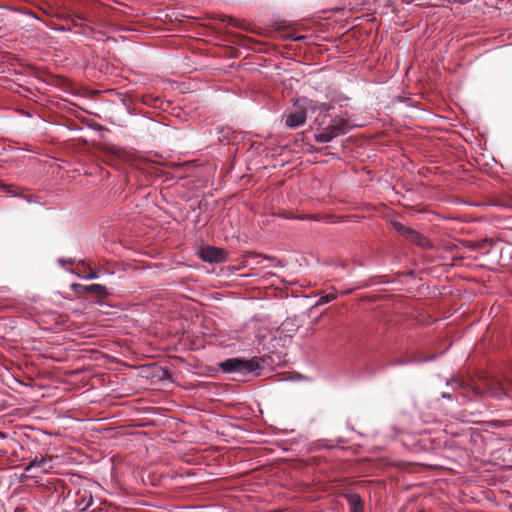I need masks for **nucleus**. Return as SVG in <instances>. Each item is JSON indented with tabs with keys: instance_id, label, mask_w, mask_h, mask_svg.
Masks as SVG:
<instances>
[{
	"instance_id": "obj_20",
	"label": "nucleus",
	"mask_w": 512,
	"mask_h": 512,
	"mask_svg": "<svg viewBox=\"0 0 512 512\" xmlns=\"http://www.w3.org/2000/svg\"><path fill=\"white\" fill-rule=\"evenodd\" d=\"M414 0H402V2L406 3V4H411Z\"/></svg>"
},
{
	"instance_id": "obj_16",
	"label": "nucleus",
	"mask_w": 512,
	"mask_h": 512,
	"mask_svg": "<svg viewBox=\"0 0 512 512\" xmlns=\"http://www.w3.org/2000/svg\"><path fill=\"white\" fill-rule=\"evenodd\" d=\"M24 14H25V15H27V16H29V17H31V18H34V19H36V20H40V18H39V17H37V16L34 14V12H32V11L27 10V11H25V12H24Z\"/></svg>"
},
{
	"instance_id": "obj_7",
	"label": "nucleus",
	"mask_w": 512,
	"mask_h": 512,
	"mask_svg": "<svg viewBox=\"0 0 512 512\" xmlns=\"http://www.w3.org/2000/svg\"><path fill=\"white\" fill-rule=\"evenodd\" d=\"M52 468V458L49 456H42L40 459L36 458L32 460L25 467V472L29 474V477L37 479L42 474L49 473Z\"/></svg>"
},
{
	"instance_id": "obj_4",
	"label": "nucleus",
	"mask_w": 512,
	"mask_h": 512,
	"mask_svg": "<svg viewBox=\"0 0 512 512\" xmlns=\"http://www.w3.org/2000/svg\"><path fill=\"white\" fill-rule=\"evenodd\" d=\"M349 129L350 123L346 117L332 114L328 127H326L324 131L316 133L314 138L317 143H329L334 138L345 134Z\"/></svg>"
},
{
	"instance_id": "obj_15",
	"label": "nucleus",
	"mask_w": 512,
	"mask_h": 512,
	"mask_svg": "<svg viewBox=\"0 0 512 512\" xmlns=\"http://www.w3.org/2000/svg\"><path fill=\"white\" fill-rule=\"evenodd\" d=\"M0 188L5 190L8 194H11L12 196H17L16 193H13L11 188L5 184H3L2 182H0Z\"/></svg>"
},
{
	"instance_id": "obj_19",
	"label": "nucleus",
	"mask_w": 512,
	"mask_h": 512,
	"mask_svg": "<svg viewBox=\"0 0 512 512\" xmlns=\"http://www.w3.org/2000/svg\"><path fill=\"white\" fill-rule=\"evenodd\" d=\"M294 41H301L303 39H305V36H298V37H294L292 38Z\"/></svg>"
},
{
	"instance_id": "obj_13",
	"label": "nucleus",
	"mask_w": 512,
	"mask_h": 512,
	"mask_svg": "<svg viewBox=\"0 0 512 512\" xmlns=\"http://www.w3.org/2000/svg\"><path fill=\"white\" fill-rule=\"evenodd\" d=\"M82 278L85 280L98 279L99 274L96 271L90 269V271L86 275L82 276Z\"/></svg>"
},
{
	"instance_id": "obj_8",
	"label": "nucleus",
	"mask_w": 512,
	"mask_h": 512,
	"mask_svg": "<svg viewBox=\"0 0 512 512\" xmlns=\"http://www.w3.org/2000/svg\"><path fill=\"white\" fill-rule=\"evenodd\" d=\"M199 256L204 262L222 263L227 260V252L214 246H204L199 250Z\"/></svg>"
},
{
	"instance_id": "obj_17",
	"label": "nucleus",
	"mask_w": 512,
	"mask_h": 512,
	"mask_svg": "<svg viewBox=\"0 0 512 512\" xmlns=\"http://www.w3.org/2000/svg\"><path fill=\"white\" fill-rule=\"evenodd\" d=\"M58 262H59L60 265L63 266L64 263H66V262L73 263V260L72 259L65 260V259L60 258V259H58Z\"/></svg>"
},
{
	"instance_id": "obj_5",
	"label": "nucleus",
	"mask_w": 512,
	"mask_h": 512,
	"mask_svg": "<svg viewBox=\"0 0 512 512\" xmlns=\"http://www.w3.org/2000/svg\"><path fill=\"white\" fill-rule=\"evenodd\" d=\"M302 105L301 98H299L295 101L293 108L285 111L283 121L287 128L296 129L306 123L308 111Z\"/></svg>"
},
{
	"instance_id": "obj_18",
	"label": "nucleus",
	"mask_w": 512,
	"mask_h": 512,
	"mask_svg": "<svg viewBox=\"0 0 512 512\" xmlns=\"http://www.w3.org/2000/svg\"><path fill=\"white\" fill-rule=\"evenodd\" d=\"M433 359H434V357H428V358L417 360V362H428V361H431Z\"/></svg>"
},
{
	"instance_id": "obj_10",
	"label": "nucleus",
	"mask_w": 512,
	"mask_h": 512,
	"mask_svg": "<svg viewBox=\"0 0 512 512\" xmlns=\"http://www.w3.org/2000/svg\"><path fill=\"white\" fill-rule=\"evenodd\" d=\"M403 237L421 247H426L429 244V241L426 237L411 228L405 230V235Z\"/></svg>"
},
{
	"instance_id": "obj_22",
	"label": "nucleus",
	"mask_w": 512,
	"mask_h": 512,
	"mask_svg": "<svg viewBox=\"0 0 512 512\" xmlns=\"http://www.w3.org/2000/svg\"><path fill=\"white\" fill-rule=\"evenodd\" d=\"M266 259L274 260L273 258H271V257H269V256H266Z\"/></svg>"
},
{
	"instance_id": "obj_9",
	"label": "nucleus",
	"mask_w": 512,
	"mask_h": 512,
	"mask_svg": "<svg viewBox=\"0 0 512 512\" xmlns=\"http://www.w3.org/2000/svg\"><path fill=\"white\" fill-rule=\"evenodd\" d=\"M342 496L346 499L350 512H364V501L358 493L344 491Z\"/></svg>"
},
{
	"instance_id": "obj_11",
	"label": "nucleus",
	"mask_w": 512,
	"mask_h": 512,
	"mask_svg": "<svg viewBox=\"0 0 512 512\" xmlns=\"http://www.w3.org/2000/svg\"><path fill=\"white\" fill-rule=\"evenodd\" d=\"M79 287L84 292L94 294L98 297H107L109 295L108 289L101 284L79 285Z\"/></svg>"
},
{
	"instance_id": "obj_12",
	"label": "nucleus",
	"mask_w": 512,
	"mask_h": 512,
	"mask_svg": "<svg viewBox=\"0 0 512 512\" xmlns=\"http://www.w3.org/2000/svg\"><path fill=\"white\" fill-rule=\"evenodd\" d=\"M337 298V293L335 290H332L330 292H326L324 294H322L318 301L316 302V306L318 305H324V304H327L333 300H335Z\"/></svg>"
},
{
	"instance_id": "obj_3",
	"label": "nucleus",
	"mask_w": 512,
	"mask_h": 512,
	"mask_svg": "<svg viewBox=\"0 0 512 512\" xmlns=\"http://www.w3.org/2000/svg\"><path fill=\"white\" fill-rule=\"evenodd\" d=\"M302 107L308 111V118L312 119V128L324 131L332 117L334 107L326 102H319L306 97L301 98Z\"/></svg>"
},
{
	"instance_id": "obj_6",
	"label": "nucleus",
	"mask_w": 512,
	"mask_h": 512,
	"mask_svg": "<svg viewBox=\"0 0 512 512\" xmlns=\"http://www.w3.org/2000/svg\"><path fill=\"white\" fill-rule=\"evenodd\" d=\"M66 506L78 510L85 511L93 504V497L89 490L78 489L75 492L69 491L65 498Z\"/></svg>"
},
{
	"instance_id": "obj_21",
	"label": "nucleus",
	"mask_w": 512,
	"mask_h": 512,
	"mask_svg": "<svg viewBox=\"0 0 512 512\" xmlns=\"http://www.w3.org/2000/svg\"><path fill=\"white\" fill-rule=\"evenodd\" d=\"M278 265H279V266H282L281 261H277V264H275V266H278Z\"/></svg>"
},
{
	"instance_id": "obj_2",
	"label": "nucleus",
	"mask_w": 512,
	"mask_h": 512,
	"mask_svg": "<svg viewBox=\"0 0 512 512\" xmlns=\"http://www.w3.org/2000/svg\"><path fill=\"white\" fill-rule=\"evenodd\" d=\"M263 364L264 360L257 356L250 359L233 357L220 362L219 368L226 374H238L240 376L253 374L258 376L261 374Z\"/></svg>"
},
{
	"instance_id": "obj_14",
	"label": "nucleus",
	"mask_w": 512,
	"mask_h": 512,
	"mask_svg": "<svg viewBox=\"0 0 512 512\" xmlns=\"http://www.w3.org/2000/svg\"><path fill=\"white\" fill-rule=\"evenodd\" d=\"M394 228L396 229L397 232H399L402 236L405 235V230H408L409 227H406L404 226L403 224L401 223H395L394 224Z\"/></svg>"
},
{
	"instance_id": "obj_1",
	"label": "nucleus",
	"mask_w": 512,
	"mask_h": 512,
	"mask_svg": "<svg viewBox=\"0 0 512 512\" xmlns=\"http://www.w3.org/2000/svg\"><path fill=\"white\" fill-rule=\"evenodd\" d=\"M455 392H442L441 398L455 401L458 405H466L473 401L482 400L485 397L502 400L508 397L507 389L503 383L494 377L486 378L484 381L472 384L458 380L454 377L447 381Z\"/></svg>"
}]
</instances>
